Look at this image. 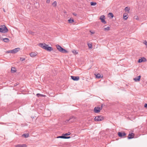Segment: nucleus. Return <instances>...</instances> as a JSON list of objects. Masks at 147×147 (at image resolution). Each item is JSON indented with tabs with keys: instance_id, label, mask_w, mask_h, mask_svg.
<instances>
[{
	"instance_id": "1",
	"label": "nucleus",
	"mask_w": 147,
	"mask_h": 147,
	"mask_svg": "<svg viewBox=\"0 0 147 147\" xmlns=\"http://www.w3.org/2000/svg\"><path fill=\"white\" fill-rule=\"evenodd\" d=\"M56 47L58 50L61 53H66L67 52V51L66 50L62 48L61 46H60L59 45H56Z\"/></svg>"
},
{
	"instance_id": "2",
	"label": "nucleus",
	"mask_w": 147,
	"mask_h": 147,
	"mask_svg": "<svg viewBox=\"0 0 147 147\" xmlns=\"http://www.w3.org/2000/svg\"><path fill=\"white\" fill-rule=\"evenodd\" d=\"M76 120V118L74 116H71L68 119H67L65 120V122L66 123L69 122L70 123H72Z\"/></svg>"
},
{
	"instance_id": "3",
	"label": "nucleus",
	"mask_w": 147,
	"mask_h": 147,
	"mask_svg": "<svg viewBox=\"0 0 147 147\" xmlns=\"http://www.w3.org/2000/svg\"><path fill=\"white\" fill-rule=\"evenodd\" d=\"M104 119L103 116L102 115H99L95 117L94 119L95 121H98L103 120Z\"/></svg>"
},
{
	"instance_id": "4",
	"label": "nucleus",
	"mask_w": 147,
	"mask_h": 147,
	"mask_svg": "<svg viewBox=\"0 0 147 147\" xmlns=\"http://www.w3.org/2000/svg\"><path fill=\"white\" fill-rule=\"evenodd\" d=\"M102 109V105L100 107H95L94 110V112L96 113H98L100 112V111Z\"/></svg>"
},
{
	"instance_id": "5",
	"label": "nucleus",
	"mask_w": 147,
	"mask_h": 147,
	"mask_svg": "<svg viewBox=\"0 0 147 147\" xmlns=\"http://www.w3.org/2000/svg\"><path fill=\"white\" fill-rule=\"evenodd\" d=\"M0 28H2L3 30H4L5 29V30H4V32H5L6 33L8 31V30L7 28L4 25H1L0 26Z\"/></svg>"
},
{
	"instance_id": "6",
	"label": "nucleus",
	"mask_w": 147,
	"mask_h": 147,
	"mask_svg": "<svg viewBox=\"0 0 147 147\" xmlns=\"http://www.w3.org/2000/svg\"><path fill=\"white\" fill-rule=\"evenodd\" d=\"M118 135L119 137L122 138L123 136H125L126 135V134L125 132H119L118 133Z\"/></svg>"
},
{
	"instance_id": "7",
	"label": "nucleus",
	"mask_w": 147,
	"mask_h": 147,
	"mask_svg": "<svg viewBox=\"0 0 147 147\" xmlns=\"http://www.w3.org/2000/svg\"><path fill=\"white\" fill-rule=\"evenodd\" d=\"M100 19L101 20V22L104 23V24H106V22L105 20V16L104 15H102L100 17Z\"/></svg>"
},
{
	"instance_id": "8",
	"label": "nucleus",
	"mask_w": 147,
	"mask_h": 147,
	"mask_svg": "<svg viewBox=\"0 0 147 147\" xmlns=\"http://www.w3.org/2000/svg\"><path fill=\"white\" fill-rule=\"evenodd\" d=\"M45 49L48 51H51L53 50V49L51 47H49L48 45H47L46 47H45Z\"/></svg>"
},
{
	"instance_id": "9",
	"label": "nucleus",
	"mask_w": 147,
	"mask_h": 147,
	"mask_svg": "<svg viewBox=\"0 0 147 147\" xmlns=\"http://www.w3.org/2000/svg\"><path fill=\"white\" fill-rule=\"evenodd\" d=\"M20 48H15L13 50H11V52L12 53H17V52L19 51L20 50Z\"/></svg>"
},
{
	"instance_id": "10",
	"label": "nucleus",
	"mask_w": 147,
	"mask_h": 147,
	"mask_svg": "<svg viewBox=\"0 0 147 147\" xmlns=\"http://www.w3.org/2000/svg\"><path fill=\"white\" fill-rule=\"evenodd\" d=\"M134 134L133 133H129L127 137L128 139H130L133 138L134 137Z\"/></svg>"
},
{
	"instance_id": "11",
	"label": "nucleus",
	"mask_w": 147,
	"mask_h": 147,
	"mask_svg": "<svg viewBox=\"0 0 147 147\" xmlns=\"http://www.w3.org/2000/svg\"><path fill=\"white\" fill-rule=\"evenodd\" d=\"M146 61V59L144 57H142L141 59H139L138 60V63H141V62H145Z\"/></svg>"
},
{
	"instance_id": "12",
	"label": "nucleus",
	"mask_w": 147,
	"mask_h": 147,
	"mask_svg": "<svg viewBox=\"0 0 147 147\" xmlns=\"http://www.w3.org/2000/svg\"><path fill=\"white\" fill-rule=\"evenodd\" d=\"M71 79L74 81H78L79 79V76H71Z\"/></svg>"
},
{
	"instance_id": "13",
	"label": "nucleus",
	"mask_w": 147,
	"mask_h": 147,
	"mask_svg": "<svg viewBox=\"0 0 147 147\" xmlns=\"http://www.w3.org/2000/svg\"><path fill=\"white\" fill-rule=\"evenodd\" d=\"M15 147H26L27 146L26 144H18L15 146Z\"/></svg>"
},
{
	"instance_id": "14",
	"label": "nucleus",
	"mask_w": 147,
	"mask_h": 147,
	"mask_svg": "<svg viewBox=\"0 0 147 147\" xmlns=\"http://www.w3.org/2000/svg\"><path fill=\"white\" fill-rule=\"evenodd\" d=\"M141 76H138L137 77L133 79V80L135 82L139 81L140 80Z\"/></svg>"
},
{
	"instance_id": "15",
	"label": "nucleus",
	"mask_w": 147,
	"mask_h": 147,
	"mask_svg": "<svg viewBox=\"0 0 147 147\" xmlns=\"http://www.w3.org/2000/svg\"><path fill=\"white\" fill-rule=\"evenodd\" d=\"M71 137L70 136L64 137L63 134L61 136H59L57 137V138H61L63 139H69Z\"/></svg>"
},
{
	"instance_id": "16",
	"label": "nucleus",
	"mask_w": 147,
	"mask_h": 147,
	"mask_svg": "<svg viewBox=\"0 0 147 147\" xmlns=\"http://www.w3.org/2000/svg\"><path fill=\"white\" fill-rule=\"evenodd\" d=\"M39 45L40 47L42 48L45 49V47H46L47 44L45 43H40L39 44Z\"/></svg>"
},
{
	"instance_id": "17",
	"label": "nucleus",
	"mask_w": 147,
	"mask_h": 147,
	"mask_svg": "<svg viewBox=\"0 0 147 147\" xmlns=\"http://www.w3.org/2000/svg\"><path fill=\"white\" fill-rule=\"evenodd\" d=\"M11 72L12 73H14L16 72V69L13 67H12L11 68Z\"/></svg>"
},
{
	"instance_id": "18",
	"label": "nucleus",
	"mask_w": 147,
	"mask_h": 147,
	"mask_svg": "<svg viewBox=\"0 0 147 147\" xmlns=\"http://www.w3.org/2000/svg\"><path fill=\"white\" fill-rule=\"evenodd\" d=\"M36 55V54L35 53H31L30 54V55L31 57H34Z\"/></svg>"
},
{
	"instance_id": "19",
	"label": "nucleus",
	"mask_w": 147,
	"mask_h": 147,
	"mask_svg": "<svg viewBox=\"0 0 147 147\" xmlns=\"http://www.w3.org/2000/svg\"><path fill=\"white\" fill-rule=\"evenodd\" d=\"M3 40L4 42H8L9 41V39L7 38H3Z\"/></svg>"
},
{
	"instance_id": "20",
	"label": "nucleus",
	"mask_w": 147,
	"mask_h": 147,
	"mask_svg": "<svg viewBox=\"0 0 147 147\" xmlns=\"http://www.w3.org/2000/svg\"><path fill=\"white\" fill-rule=\"evenodd\" d=\"M29 134L28 133L27 134H24L22 135V136H24V137L26 138H27L29 137Z\"/></svg>"
},
{
	"instance_id": "21",
	"label": "nucleus",
	"mask_w": 147,
	"mask_h": 147,
	"mask_svg": "<svg viewBox=\"0 0 147 147\" xmlns=\"http://www.w3.org/2000/svg\"><path fill=\"white\" fill-rule=\"evenodd\" d=\"M129 8L127 7H126L125 9V11H127V12H129Z\"/></svg>"
},
{
	"instance_id": "22",
	"label": "nucleus",
	"mask_w": 147,
	"mask_h": 147,
	"mask_svg": "<svg viewBox=\"0 0 147 147\" xmlns=\"http://www.w3.org/2000/svg\"><path fill=\"white\" fill-rule=\"evenodd\" d=\"M110 27H109V26H108V27H107L106 28H104V30L105 31H109V30H110Z\"/></svg>"
},
{
	"instance_id": "23",
	"label": "nucleus",
	"mask_w": 147,
	"mask_h": 147,
	"mask_svg": "<svg viewBox=\"0 0 147 147\" xmlns=\"http://www.w3.org/2000/svg\"><path fill=\"white\" fill-rule=\"evenodd\" d=\"M96 2H90V5L92 6H94L96 4Z\"/></svg>"
},
{
	"instance_id": "24",
	"label": "nucleus",
	"mask_w": 147,
	"mask_h": 147,
	"mask_svg": "<svg viewBox=\"0 0 147 147\" xmlns=\"http://www.w3.org/2000/svg\"><path fill=\"white\" fill-rule=\"evenodd\" d=\"M71 134V133L70 132H68L67 133H66L65 134H63L64 137H66V136H69Z\"/></svg>"
},
{
	"instance_id": "25",
	"label": "nucleus",
	"mask_w": 147,
	"mask_h": 147,
	"mask_svg": "<svg viewBox=\"0 0 147 147\" xmlns=\"http://www.w3.org/2000/svg\"><path fill=\"white\" fill-rule=\"evenodd\" d=\"M52 5L54 7H55L57 6V2L56 1H55L53 3Z\"/></svg>"
},
{
	"instance_id": "26",
	"label": "nucleus",
	"mask_w": 147,
	"mask_h": 147,
	"mask_svg": "<svg viewBox=\"0 0 147 147\" xmlns=\"http://www.w3.org/2000/svg\"><path fill=\"white\" fill-rule=\"evenodd\" d=\"M88 47L89 48H92V45L91 44H90V43H88Z\"/></svg>"
},
{
	"instance_id": "27",
	"label": "nucleus",
	"mask_w": 147,
	"mask_h": 147,
	"mask_svg": "<svg viewBox=\"0 0 147 147\" xmlns=\"http://www.w3.org/2000/svg\"><path fill=\"white\" fill-rule=\"evenodd\" d=\"M108 15L110 16L111 17V18H113V15L112 13L110 12L109 13Z\"/></svg>"
},
{
	"instance_id": "28",
	"label": "nucleus",
	"mask_w": 147,
	"mask_h": 147,
	"mask_svg": "<svg viewBox=\"0 0 147 147\" xmlns=\"http://www.w3.org/2000/svg\"><path fill=\"white\" fill-rule=\"evenodd\" d=\"M69 22L70 23H71L74 22V20L73 19H69L68 20Z\"/></svg>"
},
{
	"instance_id": "29",
	"label": "nucleus",
	"mask_w": 147,
	"mask_h": 147,
	"mask_svg": "<svg viewBox=\"0 0 147 147\" xmlns=\"http://www.w3.org/2000/svg\"><path fill=\"white\" fill-rule=\"evenodd\" d=\"M4 30H5V29ZM4 30H3L2 28H0V32L3 33H6V32H4Z\"/></svg>"
},
{
	"instance_id": "30",
	"label": "nucleus",
	"mask_w": 147,
	"mask_h": 147,
	"mask_svg": "<svg viewBox=\"0 0 147 147\" xmlns=\"http://www.w3.org/2000/svg\"><path fill=\"white\" fill-rule=\"evenodd\" d=\"M96 77L98 78H100V75L99 74H98L96 75Z\"/></svg>"
},
{
	"instance_id": "31",
	"label": "nucleus",
	"mask_w": 147,
	"mask_h": 147,
	"mask_svg": "<svg viewBox=\"0 0 147 147\" xmlns=\"http://www.w3.org/2000/svg\"><path fill=\"white\" fill-rule=\"evenodd\" d=\"M25 59L24 58L21 57H20V61H22L24 60H25Z\"/></svg>"
},
{
	"instance_id": "32",
	"label": "nucleus",
	"mask_w": 147,
	"mask_h": 147,
	"mask_svg": "<svg viewBox=\"0 0 147 147\" xmlns=\"http://www.w3.org/2000/svg\"><path fill=\"white\" fill-rule=\"evenodd\" d=\"M134 19H135L136 20H139V18L137 16H135L134 17Z\"/></svg>"
},
{
	"instance_id": "33",
	"label": "nucleus",
	"mask_w": 147,
	"mask_h": 147,
	"mask_svg": "<svg viewBox=\"0 0 147 147\" xmlns=\"http://www.w3.org/2000/svg\"><path fill=\"white\" fill-rule=\"evenodd\" d=\"M123 18L125 20H126L127 19V17L126 15L124 16V15H123Z\"/></svg>"
},
{
	"instance_id": "34",
	"label": "nucleus",
	"mask_w": 147,
	"mask_h": 147,
	"mask_svg": "<svg viewBox=\"0 0 147 147\" xmlns=\"http://www.w3.org/2000/svg\"><path fill=\"white\" fill-rule=\"evenodd\" d=\"M41 95H42L41 94H39V93H38V94H36V96H38V97L41 96Z\"/></svg>"
},
{
	"instance_id": "35",
	"label": "nucleus",
	"mask_w": 147,
	"mask_h": 147,
	"mask_svg": "<svg viewBox=\"0 0 147 147\" xmlns=\"http://www.w3.org/2000/svg\"><path fill=\"white\" fill-rule=\"evenodd\" d=\"M11 50H9V51H7V52H6V53H11Z\"/></svg>"
},
{
	"instance_id": "36",
	"label": "nucleus",
	"mask_w": 147,
	"mask_h": 147,
	"mask_svg": "<svg viewBox=\"0 0 147 147\" xmlns=\"http://www.w3.org/2000/svg\"><path fill=\"white\" fill-rule=\"evenodd\" d=\"M144 107L145 108H147V104H145L144 105Z\"/></svg>"
},
{
	"instance_id": "37",
	"label": "nucleus",
	"mask_w": 147,
	"mask_h": 147,
	"mask_svg": "<svg viewBox=\"0 0 147 147\" xmlns=\"http://www.w3.org/2000/svg\"><path fill=\"white\" fill-rule=\"evenodd\" d=\"M144 43L147 46V42H146V40L144 41Z\"/></svg>"
},
{
	"instance_id": "38",
	"label": "nucleus",
	"mask_w": 147,
	"mask_h": 147,
	"mask_svg": "<svg viewBox=\"0 0 147 147\" xmlns=\"http://www.w3.org/2000/svg\"><path fill=\"white\" fill-rule=\"evenodd\" d=\"M50 2V0H47V3H49Z\"/></svg>"
},
{
	"instance_id": "39",
	"label": "nucleus",
	"mask_w": 147,
	"mask_h": 147,
	"mask_svg": "<svg viewBox=\"0 0 147 147\" xmlns=\"http://www.w3.org/2000/svg\"><path fill=\"white\" fill-rule=\"evenodd\" d=\"M41 97H42V96H44V97H45V95H42H42L41 96Z\"/></svg>"
},
{
	"instance_id": "40",
	"label": "nucleus",
	"mask_w": 147,
	"mask_h": 147,
	"mask_svg": "<svg viewBox=\"0 0 147 147\" xmlns=\"http://www.w3.org/2000/svg\"><path fill=\"white\" fill-rule=\"evenodd\" d=\"M78 52H76V51H75V54H78Z\"/></svg>"
},
{
	"instance_id": "41",
	"label": "nucleus",
	"mask_w": 147,
	"mask_h": 147,
	"mask_svg": "<svg viewBox=\"0 0 147 147\" xmlns=\"http://www.w3.org/2000/svg\"><path fill=\"white\" fill-rule=\"evenodd\" d=\"M73 14L74 15H75V16H76V14L75 13H73Z\"/></svg>"
},
{
	"instance_id": "42",
	"label": "nucleus",
	"mask_w": 147,
	"mask_h": 147,
	"mask_svg": "<svg viewBox=\"0 0 147 147\" xmlns=\"http://www.w3.org/2000/svg\"><path fill=\"white\" fill-rule=\"evenodd\" d=\"M91 33H92V34H93L94 33V32H91Z\"/></svg>"
},
{
	"instance_id": "43",
	"label": "nucleus",
	"mask_w": 147,
	"mask_h": 147,
	"mask_svg": "<svg viewBox=\"0 0 147 147\" xmlns=\"http://www.w3.org/2000/svg\"><path fill=\"white\" fill-rule=\"evenodd\" d=\"M4 12H5V10H4Z\"/></svg>"
}]
</instances>
